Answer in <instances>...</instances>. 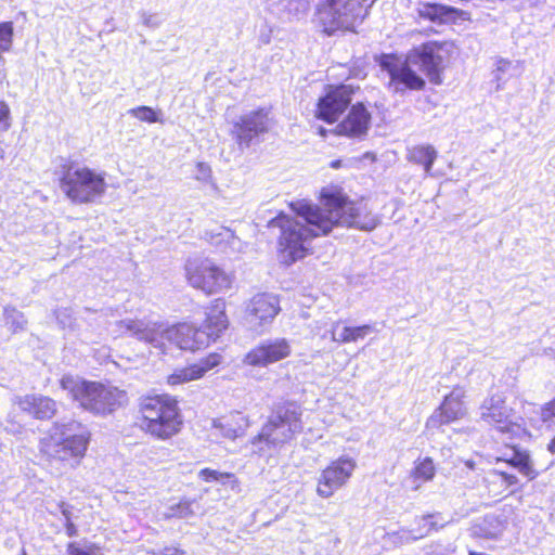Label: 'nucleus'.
<instances>
[{
    "label": "nucleus",
    "instance_id": "f257e3e1",
    "mask_svg": "<svg viewBox=\"0 0 555 555\" xmlns=\"http://www.w3.org/2000/svg\"><path fill=\"white\" fill-rule=\"evenodd\" d=\"M289 206L296 218L280 212L268 224L281 230L280 258L287 266L306 257L312 238L327 235L335 227L372 231L379 224L366 202H350L338 191L322 190L321 206L307 201Z\"/></svg>",
    "mask_w": 555,
    "mask_h": 555
},
{
    "label": "nucleus",
    "instance_id": "f03ea898",
    "mask_svg": "<svg viewBox=\"0 0 555 555\" xmlns=\"http://www.w3.org/2000/svg\"><path fill=\"white\" fill-rule=\"evenodd\" d=\"M229 325L225 315V302L216 299L206 312V320L201 328L188 323L166 327L163 323L149 320L126 319L115 323L114 333L129 335L140 341L168 353L171 347L180 350L196 351L215 341Z\"/></svg>",
    "mask_w": 555,
    "mask_h": 555
},
{
    "label": "nucleus",
    "instance_id": "7ed1b4c3",
    "mask_svg": "<svg viewBox=\"0 0 555 555\" xmlns=\"http://www.w3.org/2000/svg\"><path fill=\"white\" fill-rule=\"evenodd\" d=\"M447 53V43L429 41L414 48L405 61L395 55H384L379 64L389 75L388 88L396 93H403L406 89L421 90L425 86V80L414 72L413 67L423 72L430 82L440 85L442 82L440 74Z\"/></svg>",
    "mask_w": 555,
    "mask_h": 555
},
{
    "label": "nucleus",
    "instance_id": "20e7f679",
    "mask_svg": "<svg viewBox=\"0 0 555 555\" xmlns=\"http://www.w3.org/2000/svg\"><path fill=\"white\" fill-rule=\"evenodd\" d=\"M60 386L80 408L96 415L114 412L127 401V393L117 387L64 375Z\"/></svg>",
    "mask_w": 555,
    "mask_h": 555
},
{
    "label": "nucleus",
    "instance_id": "39448f33",
    "mask_svg": "<svg viewBox=\"0 0 555 555\" xmlns=\"http://www.w3.org/2000/svg\"><path fill=\"white\" fill-rule=\"evenodd\" d=\"M140 428L159 440L181 430L182 417L176 400L168 396L145 397L140 402Z\"/></svg>",
    "mask_w": 555,
    "mask_h": 555
},
{
    "label": "nucleus",
    "instance_id": "423d86ee",
    "mask_svg": "<svg viewBox=\"0 0 555 555\" xmlns=\"http://www.w3.org/2000/svg\"><path fill=\"white\" fill-rule=\"evenodd\" d=\"M60 188L72 202L82 204L100 198L106 190V183L101 173L70 164L62 167Z\"/></svg>",
    "mask_w": 555,
    "mask_h": 555
},
{
    "label": "nucleus",
    "instance_id": "0eeeda50",
    "mask_svg": "<svg viewBox=\"0 0 555 555\" xmlns=\"http://www.w3.org/2000/svg\"><path fill=\"white\" fill-rule=\"evenodd\" d=\"M89 443V433L80 423L70 422L63 425L62 439L50 438L42 441L41 451L51 462L64 467H74L85 455Z\"/></svg>",
    "mask_w": 555,
    "mask_h": 555
},
{
    "label": "nucleus",
    "instance_id": "6e6552de",
    "mask_svg": "<svg viewBox=\"0 0 555 555\" xmlns=\"http://www.w3.org/2000/svg\"><path fill=\"white\" fill-rule=\"evenodd\" d=\"M365 14L362 0H319L315 12L317 21L327 35L352 30Z\"/></svg>",
    "mask_w": 555,
    "mask_h": 555
},
{
    "label": "nucleus",
    "instance_id": "1a4fd4ad",
    "mask_svg": "<svg viewBox=\"0 0 555 555\" xmlns=\"http://www.w3.org/2000/svg\"><path fill=\"white\" fill-rule=\"evenodd\" d=\"M302 430L301 410L295 403L279 406L262 426L258 442L264 437L274 448H280L291 441Z\"/></svg>",
    "mask_w": 555,
    "mask_h": 555
},
{
    "label": "nucleus",
    "instance_id": "9d476101",
    "mask_svg": "<svg viewBox=\"0 0 555 555\" xmlns=\"http://www.w3.org/2000/svg\"><path fill=\"white\" fill-rule=\"evenodd\" d=\"M480 418L502 434L522 437L527 434L524 418L499 393L486 398L480 408Z\"/></svg>",
    "mask_w": 555,
    "mask_h": 555
},
{
    "label": "nucleus",
    "instance_id": "9b49d317",
    "mask_svg": "<svg viewBox=\"0 0 555 555\" xmlns=\"http://www.w3.org/2000/svg\"><path fill=\"white\" fill-rule=\"evenodd\" d=\"M189 283L206 294H216L231 287L232 280L209 259H189L185 263Z\"/></svg>",
    "mask_w": 555,
    "mask_h": 555
},
{
    "label": "nucleus",
    "instance_id": "f8f14e48",
    "mask_svg": "<svg viewBox=\"0 0 555 555\" xmlns=\"http://www.w3.org/2000/svg\"><path fill=\"white\" fill-rule=\"evenodd\" d=\"M270 128L269 112L260 108L238 118L233 125L232 133L241 149L249 147Z\"/></svg>",
    "mask_w": 555,
    "mask_h": 555
},
{
    "label": "nucleus",
    "instance_id": "ddd939ff",
    "mask_svg": "<svg viewBox=\"0 0 555 555\" xmlns=\"http://www.w3.org/2000/svg\"><path fill=\"white\" fill-rule=\"evenodd\" d=\"M356 468V462L348 456H340L332 462L319 478L317 493L321 498H331L335 491L341 488L351 477Z\"/></svg>",
    "mask_w": 555,
    "mask_h": 555
},
{
    "label": "nucleus",
    "instance_id": "4468645a",
    "mask_svg": "<svg viewBox=\"0 0 555 555\" xmlns=\"http://www.w3.org/2000/svg\"><path fill=\"white\" fill-rule=\"evenodd\" d=\"M291 352V345L285 338L266 339L244 356L243 363L249 366L267 367L287 358Z\"/></svg>",
    "mask_w": 555,
    "mask_h": 555
},
{
    "label": "nucleus",
    "instance_id": "2eb2a0df",
    "mask_svg": "<svg viewBox=\"0 0 555 555\" xmlns=\"http://www.w3.org/2000/svg\"><path fill=\"white\" fill-rule=\"evenodd\" d=\"M280 311L279 298L272 294L255 295L246 308V321L250 328L261 333L272 323Z\"/></svg>",
    "mask_w": 555,
    "mask_h": 555
},
{
    "label": "nucleus",
    "instance_id": "dca6fc26",
    "mask_svg": "<svg viewBox=\"0 0 555 555\" xmlns=\"http://www.w3.org/2000/svg\"><path fill=\"white\" fill-rule=\"evenodd\" d=\"M353 88L349 85L331 87L326 94L319 99L317 117L327 124L335 122L351 102Z\"/></svg>",
    "mask_w": 555,
    "mask_h": 555
},
{
    "label": "nucleus",
    "instance_id": "f3484780",
    "mask_svg": "<svg viewBox=\"0 0 555 555\" xmlns=\"http://www.w3.org/2000/svg\"><path fill=\"white\" fill-rule=\"evenodd\" d=\"M465 389L456 386L447 395L442 403L433 412L426 422L427 429L439 428L442 425L457 421L466 414V408L463 401Z\"/></svg>",
    "mask_w": 555,
    "mask_h": 555
},
{
    "label": "nucleus",
    "instance_id": "a211bd4d",
    "mask_svg": "<svg viewBox=\"0 0 555 555\" xmlns=\"http://www.w3.org/2000/svg\"><path fill=\"white\" fill-rule=\"evenodd\" d=\"M371 124V113L366 106L358 102L353 104L347 116L337 126L339 134L350 138H361L367 133Z\"/></svg>",
    "mask_w": 555,
    "mask_h": 555
},
{
    "label": "nucleus",
    "instance_id": "6ab92c4d",
    "mask_svg": "<svg viewBox=\"0 0 555 555\" xmlns=\"http://www.w3.org/2000/svg\"><path fill=\"white\" fill-rule=\"evenodd\" d=\"M14 402L23 412L41 421L51 420L57 411L55 400L41 393H29L23 397H16Z\"/></svg>",
    "mask_w": 555,
    "mask_h": 555
},
{
    "label": "nucleus",
    "instance_id": "aec40b11",
    "mask_svg": "<svg viewBox=\"0 0 555 555\" xmlns=\"http://www.w3.org/2000/svg\"><path fill=\"white\" fill-rule=\"evenodd\" d=\"M222 361L219 353H210L197 363L176 370L168 376V384L180 385L202 378L208 371L218 366Z\"/></svg>",
    "mask_w": 555,
    "mask_h": 555
},
{
    "label": "nucleus",
    "instance_id": "412c9836",
    "mask_svg": "<svg viewBox=\"0 0 555 555\" xmlns=\"http://www.w3.org/2000/svg\"><path fill=\"white\" fill-rule=\"evenodd\" d=\"M418 15L437 24L454 23L464 12L450 5L439 3H422Z\"/></svg>",
    "mask_w": 555,
    "mask_h": 555
},
{
    "label": "nucleus",
    "instance_id": "4be33fe9",
    "mask_svg": "<svg viewBox=\"0 0 555 555\" xmlns=\"http://www.w3.org/2000/svg\"><path fill=\"white\" fill-rule=\"evenodd\" d=\"M214 428L223 437L235 439L244 434L249 426L248 418L242 412H233L229 415L212 421Z\"/></svg>",
    "mask_w": 555,
    "mask_h": 555
},
{
    "label": "nucleus",
    "instance_id": "5701e85b",
    "mask_svg": "<svg viewBox=\"0 0 555 555\" xmlns=\"http://www.w3.org/2000/svg\"><path fill=\"white\" fill-rule=\"evenodd\" d=\"M498 461H503L516 468L520 474L528 477L530 480L538 476L537 470L533 468V463L529 453L515 446L508 448L503 456L498 457Z\"/></svg>",
    "mask_w": 555,
    "mask_h": 555
},
{
    "label": "nucleus",
    "instance_id": "b1692460",
    "mask_svg": "<svg viewBox=\"0 0 555 555\" xmlns=\"http://www.w3.org/2000/svg\"><path fill=\"white\" fill-rule=\"evenodd\" d=\"M372 332L373 326L369 324L348 326L344 325L341 322H335L331 330L332 340L338 344L354 343L359 339H363Z\"/></svg>",
    "mask_w": 555,
    "mask_h": 555
},
{
    "label": "nucleus",
    "instance_id": "393cba45",
    "mask_svg": "<svg viewBox=\"0 0 555 555\" xmlns=\"http://www.w3.org/2000/svg\"><path fill=\"white\" fill-rule=\"evenodd\" d=\"M503 532V522L495 515H486L470 527V533L477 538L496 539Z\"/></svg>",
    "mask_w": 555,
    "mask_h": 555
},
{
    "label": "nucleus",
    "instance_id": "a878e982",
    "mask_svg": "<svg viewBox=\"0 0 555 555\" xmlns=\"http://www.w3.org/2000/svg\"><path fill=\"white\" fill-rule=\"evenodd\" d=\"M436 158L437 151L431 145L415 146L410 151V160L422 165L426 175H430Z\"/></svg>",
    "mask_w": 555,
    "mask_h": 555
},
{
    "label": "nucleus",
    "instance_id": "bb28decb",
    "mask_svg": "<svg viewBox=\"0 0 555 555\" xmlns=\"http://www.w3.org/2000/svg\"><path fill=\"white\" fill-rule=\"evenodd\" d=\"M518 72V64L500 59L496 61L495 69L493 70L494 79L498 82V89L501 88L502 83H505L509 77Z\"/></svg>",
    "mask_w": 555,
    "mask_h": 555
},
{
    "label": "nucleus",
    "instance_id": "cd10ccee",
    "mask_svg": "<svg viewBox=\"0 0 555 555\" xmlns=\"http://www.w3.org/2000/svg\"><path fill=\"white\" fill-rule=\"evenodd\" d=\"M4 323L13 332L23 331L27 323L24 314L13 307L4 308Z\"/></svg>",
    "mask_w": 555,
    "mask_h": 555
},
{
    "label": "nucleus",
    "instance_id": "c85d7f7f",
    "mask_svg": "<svg viewBox=\"0 0 555 555\" xmlns=\"http://www.w3.org/2000/svg\"><path fill=\"white\" fill-rule=\"evenodd\" d=\"M436 473V467L434 465V462L430 457H425L418 463H416L414 469H413V476L416 479L423 480V481H429L434 478Z\"/></svg>",
    "mask_w": 555,
    "mask_h": 555
},
{
    "label": "nucleus",
    "instance_id": "c756f323",
    "mask_svg": "<svg viewBox=\"0 0 555 555\" xmlns=\"http://www.w3.org/2000/svg\"><path fill=\"white\" fill-rule=\"evenodd\" d=\"M55 318L59 325L63 330H67L70 333L78 332V325L73 317V311L69 308H60L55 310Z\"/></svg>",
    "mask_w": 555,
    "mask_h": 555
},
{
    "label": "nucleus",
    "instance_id": "7c9ffc66",
    "mask_svg": "<svg viewBox=\"0 0 555 555\" xmlns=\"http://www.w3.org/2000/svg\"><path fill=\"white\" fill-rule=\"evenodd\" d=\"M434 517L435 515H425L421 517L418 520L417 533L411 535V539L415 541L420 538L428 535L433 530H438L444 526L443 524L438 525L436 521H433Z\"/></svg>",
    "mask_w": 555,
    "mask_h": 555
},
{
    "label": "nucleus",
    "instance_id": "2f4dec72",
    "mask_svg": "<svg viewBox=\"0 0 555 555\" xmlns=\"http://www.w3.org/2000/svg\"><path fill=\"white\" fill-rule=\"evenodd\" d=\"M193 504V501L183 500L177 504L170 505L168 512L166 513V517H190L194 515Z\"/></svg>",
    "mask_w": 555,
    "mask_h": 555
},
{
    "label": "nucleus",
    "instance_id": "473e14b6",
    "mask_svg": "<svg viewBox=\"0 0 555 555\" xmlns=\"http://www.w3.org/2000/svg\"><path fill=\"white\" fill-rule=\"evenodd\" d=\"M128 114L141 121L150 124L160 121L158 113L150 106H138L128 111Z\"/></svg>",
    "mask_w": 555,
    "mask_h": 555
},
{
    "label": "nucleus",
    "instance_id": "72a5a7b5",
    "mask_svg": "<svg viewBox=\"0 0 555 555\" xmlns=\"http://www.w3.org/2000/svg\"><path fill=\"white\" fill-rule=\"evenodd\" d=\"M100 548L92 543H85L80 545L72 542L67 545V555H95Z\"/></svg>",
    "mask_w": 555,
    "mask_h": 555
},
{
    "label": "nucleus",
    "instance_id": "f704fd0d",
    "mask_svg": "<svg viewBox=\"0 0 555 555\" xmlns=\"http://www.w3.org/2000/svg\"><path fill=\"white\" fill-rule=\"evenodd\" d=\"M198 475L206 482L223 481L224 479H232L234 477L233 474L220 473L218 470L210 469V468L202 469Z\"/></svg>",
    "mask_w": 555,
    "mask_h": 555
},
{
    "label": "nucleus",
    "instance_id": "c9c22d12",
    "mask_svg": "<svg viewBox=\"0 0 555 555\" xmlns=\"http://www.w3.org/2000/svg\"><path fill=\"white\" fill-rule=\"evenodd\" d=\"M258 438H259V434L253 438L251 440V449H253V453H256L260 456H266L268 454L271 453L272 450H275L276 448L273 447V444L269 441H267V439L261 438V440L263 441H259L258 442Z\"/></svg>",
    "mask_w": 555,
    "mask_h": 555
},
{
    "label": "nucleus",
    "instance_id": "e433bc0d",
    "mask_svg": "<svg viewBox=\"0 0 555 555\" xmlns=\"http://www.w3.org/2000/svg\"><path fill=\"white\" fill-rule=\"evenodd\" d=\"M541 420L547 426H555V398L541 408Z\"/></svg>",
    "mask_w": 555,
    "mask_h": 555
},
{
    "label": "nucleus",
    "instance_id": "4c0bfd02",
    "mask_svg": "<svg viewBox=\"0 0 555 555\" xmlns=\"http://www.w3.org/2000/svg\"><path fill=\"white\" fill-rule=\"evenodd\" d=\"M141 20L143 25L150 28H157L162 21L156 13H147L145 11L141 12Z\"/></svg>",
    "mask_w": 555,
    "mask_h": 555
},
{
    "label": "nucleus",
    "instance_id": "58836bf2",
    "mask_svg": "<svg viewBox=\"0 0 555 555\" xmlns=\"http://www.w3.org/2000/svg\"><path fill=\"white\" fill-rule=\"evenodd\" d=\"M10 128V108L8 104L0 101V130H8Z\"/></svg>",
    "mask_w": 555,
    "mask_h": 555
},
{
    "label": "nucleus",
    "instance_id": "ea45409f",
    "mask_svg": "<svg viewBox=\"0 0 555 555\" xmlns=\"http://www.w3.org/2000/svg\"><path fill=\"white\" fill-rule=\"evenodd\" d=\"M291 15H297L299 12H304L307 9V3L304 0H289L285 4Z\"/></svg>",
    "mask_w": 555,
    "mask_h": 555
},
{
    "label": "nucleus",
    "instance_id": "a19ab883",
    "mask_svg": "<svg viewBox=\"0 0 555 555\" xmlns=\"http://www.w3.org/2000/svg\"><path fill=\"white\" fill-rule=\"evenodd\" d=\"M152 555H184V551L173 546H166L163 550L154 551Z\"/></svg>",
    "mask_w": 555,
    "mask_h": 555
},
{
    "label": "nucleus",
    "instance_id": "79ce46f5",
    "mask_svg": "<svg viewBox=\"0 0 555 555\" xmlns=\"http://www.w3.org/2000/svg\"><path fill=\"white\" fill-rule=\"evenodd\" d=\"M57 507L64 517L65 522H68V519H72V506L62 501L57 504Z\"/></svg>",
    "mask_w": 555,
    "mask_h": 555
},
{
    "label": "nucleus",
    "instance_id": "37998d69",
    "mask_svg": "<svg viewBox=\"0 0 555 555\" xmlns=\"http://www.w3.org/2000/svg\"><path fill=\"white\" fill-rule=\"evenodd\" d=\"M259 42L261 44H269L271 42V29L262 28L259 34Z\"/></svg>",
    "mask_w": 555,
    "mask_h": 555
},
{
    "label": "nucleus",
    "instance_id": "c03bdc74",
    "mask_svg": "<svg viewBox=\"0 0 555 555\" xmlns=\"http://www.w3.org/2000/svg\"><path fill=\"white\" fill-rule=\"evenodd\" d=\"M500 476L507 486H515L518 483V478L515 475L501 472Z\"/></svg>",
    "mask_w": 555,
    "mask_h": 555
},
{
    "label": "nucleus",
    "instance_id": "a18cd8bd",
    "mask_svg": "<svg viewBox=\"0 0 555 555\" xmlns=\"http://www.w3.org/2000/svg\"><path fill=\"white\" fill-rule=\"evenodd\" d=\"M65 530L69 538L76 537L78 534L77 527L72 519H68V522H65Z\"/></svg>",
    "mask_w": 555,
    "mask_h": 555
},
{
    "label": "nucleus",
    "instance_id": "49530a36",
    "mask_svg": "<svg viewBox=\"0 0 555 555\" xmlns=\"http://www.w3.org/2000/svg\"><path fill=\"white\" fill-rule=\"evenodd\" d=\"M217 236H221V240H232L233 242L236 240L233 233L229 229H224L222 232L218 233Z\"/></svg>",
    "mask_w": 555,
    "mask_h": 555
},
{
    "label": "nucleus",
    "instance_id": "de8ad7c7",
    "mask_svg": "<svg viewBox=\"0 0 555 555\" xmlns=\"http://www.w3.org/2000/svg\"><path fill=\"white\" fill-rule=\"evenodd\" d=\"M198 170L203 176H207L210 172V168L206 164H203V163L198 164Z\"/></svg>",
    "mask_w": 555,
    "mask_h": 555
},
{
    "label": "nucleus",
    "instance_id": "09e8293b",
    "mask_svg": "<svg viewBox=\"0 0 555 555\" xmlns=\"http://www.w3.org/2000/svg\"><path fill=\"white\" fill-rule=\"evenodd\" d=\"M547 450L553 454L555 453V437L550 441Z\"/></svg>",
    "mask_w": 555,
    "mask_h": 555
},
{
    "label": "nucleus",
    "instance_id": "8fccbe9b",
    "mask_svg": "<svg viewBox=\"0 0 555 555\" xmlns=\"http://www.w3.org/2000/svg\"><path fill=\"white\" fill-rule=\"evenodd\" d=\"M78 336L79 338L82 340V341H93V339H91L90 337H88L85 333H78Z\"/></svg>",
    "mask_w": 555,
    "mask_h": 555
},
{
    "label": "nucleus",
    "instance_id": "3c124183",
    "mask_svg": "<svg viewBox=\"0 0 555 555\" xmlns=\"http://www.w3.org/2000/svg\"><path fill=\"white\" fill-rule=\"evenodd\" d=\"M4 157V151L2 147H0V160Z\"/></svg>",
    "mask_w": 555,
    "mask_h": 555
},
{
    "label": "nucleus",
    "instance_id": "603ef678",
    "mask_svg": "<svg viewBox=\"0 0 555 555\" xmlns=\"http://www.w3.org/2000/svg\"><path fill=\"white\" fill-rule=\"evenodd\" d=\"M320 133L321 134H324L325 133V130L323 128H320Z\"/></svg>",
    "mask_w": 555,
    "mask_h": 555
},
{
    "label": "nucleus",
    "instance_id": "864d4df0",
    "mask_svg": "<svg viewBox=\"0 0 555 555\" xmlns=\"http://www.w3.org/2000/svg\"><path fill=\"white\" fill-rule=\"evenodd\" d=\"M23 555H26L25 552L23 553Z\"/></svg>",
    "mask_w": 555,
    "mask_h": 555
}]
</instances>
